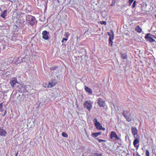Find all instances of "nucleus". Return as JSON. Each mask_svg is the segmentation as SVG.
Segmentation results:
<instances>
[{
  "label": "nucleus",
  "instance_id": "7c9ffc66",
  "mask_svg": "<svg viewBox=\"0 0 156 156\" xmlns=\"http://www.w3.org/2000/svg\"><path fill=\"white\" fill-rule=\"evenodd\" d=\"M115 4V1L114 0H112V2L111 5V6H113Z\"/></svg>",
  "mask_w": 156,
  "mask_h": 156
},
{
  "label": "nucleus",
  "instance_id": "f8f14e48",
  "mask_svg": "<svg viewBox=\"0 0 156 156\" xmlns=\"http://www.w3.org/2000/svg\"><path fill=\"white\" fill-rule=\"evenodd\" d=\"M7 10H3L0 14V16L2 18L5 19V17L7 16Z\"/></svg>",
  "mask_w": 156,
  "mask_h": 156
},
{
  "label": "nucleus",
  "instance_id": "9b49d317",
  "mask_svg": "<svg viewBox=\"0 0 156 156\" xmlns=\"http://www.w3.org/2000/svg\"><path fill=\"white\" fill-rule=\"evenodd\" d=\"M135 139L134 140L133 142V144L135 147L137 148H138L139 147V145H137L136 144L139 143V137L137 138H134Z\"/></svg>",
  "mask_w": 156,
  "mask_h": 156
},
{
  "label": "nucleus",
  "instance_id": "58836bf2",
  "mask_svg": "<svg viewBox=\"0 0 156 156\" xmlns=\"http://www.w3.org/2000/svg\"><path fill=\"white\" fill-rule=\"evenodd\" d=\"M2 11V9L1 8H0V11Z\"/></svg>",
  "mask_w": 156,
  "mask_h": 156
},
{
  "label": "nucleus",
  "instance_id": "f3484780",
  "mask_svg": "<svg viewBox=\"0 0 156 156\" xmlns=\"http://www.w3.org/2000/svg\"><path fill=\"white\" fill-rule=\"evenodd\" d=\"M98 130H105V128L103 127L101 124L98 122Z\"/></svg>",
  "mask_w": 156,
  "mask_h": 156
},
{
  "label": "nucleus",
  "instance_id": "b1692460",
  "mask_svg": "<svg viewBox=\"0 0 156 156\" xmlns=\"http://www.w3.org/2000/svg\"><path fill=\"white\" fill-rule=\"evenodd\" d=\"M98 23H99L101 25L104 24L106 25V22L105 21H101L98 22Z\"/></svg>",
  "mask_w": 156,
  "mask_h": 156
},
{
  "label": "nucleus",
  "instance_id": "2eb2a0df",
  "mask_svg": "<svg viewBox=\"0 0 156 156\" xmlns=\"http://www.w3.org/2000/svg\"><path fill=\"white\" fill-rule=\"evenodd\" d=\"M142 30V29L139 26H137L135 28V30L139 33H141Z\"/></svg>",
  "mask_w": 156,
  "mask_h": 156
},
{
  "label": "nucleus",
  "instance_id": "4be33fe9",
  "mask_svg": "<svg viewBox=\"0 0 156 156\" xmlns=\"http://www.w3.org/2000/svg\"><path fill=\"white\" fill-rule=\"evenodd\" d=\"M94 121L95 122L94 124L96 126V128L98 129V121L96 119H94Z\"/></svg>",
  "mask_w": 156,
  "mask_h": 156
},
{
  "label": "nucleus",
  "instance_id": "cd10ccee",
  "mask_svg": "<svg viewBox=\"0 0 156 156\" xmlns=\"http://www.w3.org/2000/svg\"><path fill=\"white\" fill-rule=\"evenodd\" d=\"M57 68V67L56 66H54L50 68V69L51 70H54L56 69Z\"/></svg>",
  "mask_w": 156,
  "mask_h": 156
},
{
  "label": "nucleus",
  "instance_id": "f03ea898",
  "mask_svg": "<svg viewBox=\"0 0 156 156\" xmlns=\"http://www.w3.org/2000/svg\"><path fill=\"white\" fill-rule=\"evenodd\" d=\"M107 34L109 36L108 39V45L112 47L113 43V40L114 39V32L112 31H111L110 32H108Z\"/></svg>",
  "mask_w": 156,
  "mask_h": 156
},
{
  "label": "nucleus",
  "instance_id": "a878e982",
  "mask_svg": "<svg viewBox=\"0 0 156 156\" xmlns=\"http://www.w3.org/2000/svg\"><path fill=\"white\" fill-rule=\"evenodd\" d=\"M146 156H150V152L148 150H147L146 152Z\"/></svg>",
  "mask_w": 156,
  "mask_h": 156
},
{
  "label": "nucleus",
  "instance_id": "423d86ee",
  "mask_svg": "<svg viewBox=\"0 0 156 156\" xmlns=\"http://www.w3.org/2000/svg\"><path fill=\"white\" fill-rule=\"evenodd\" d=\"M17 79L16 78H12L10 80V83L12 87H14L16 83H18Z\"/></svg>",
  "mask_w": 156,
  "mask_h": 156
},
{
  "label": "nucleus",
  "instance_id": "39448f33",
  "mask_svg": "<svg viewBox=\"0 0 156 156\" xmlns=\"http://www.w3.org/2000/svg\"><path fill=\"white\" fill-rule=\"evenodd\" d=\"M42 37L45 40H48L49 39V33L46 30H44L42 33Z\"/></svg>",
  "mask_w": 156,
  "mask_h": 156
},
{
  "label": "nucleus",
  "instance_id": "20e7f679",
  "mask_svg": "<svg viewBox=\"0 0 156 156\" xmlns=\"http://www.w3.org/2000/svg\"><path fill=\"white\" fill-rule=\"evenodd\" d=\"M132 133L134 138L139 137V135L138 134V131L136 127L132 126L131 127Z\"/></svg>",
  "mask_w": 156,
  "mask_h": 156
},
{
  "label": "nucleus",
  "instance_id": "6e6552de",
  "mask_svg": "<svg viewBox=\"0 0 156 156\" xmlns=\"http://www.w3.org/2000/svg\"><path fill=\"white\" fill-rule=\"evenodd\" d=\"M84 107L86 108L88 110L90 111L92 107V105L89 101H85L84 103Z\"/></svg>",
  "mask_w": 156,
  "mask_h": 156
},
{
  "label": "nucleus",
  "instance_id": "f704fd0d",
  "mask_svg": "<svg viewBox=\"0 0 156 156\" xmlns=\"http://www.w3.org/2000/svg\"><path fill=\"white\" fill-rule=\"evenodd\" d=\"M6 111H5L4 112V114H3V116H4L6 115Z\"/></svg>",
  "mask_w": 156,
  "mask_h": 156
},
{
  "label": "nucleus",
  "instance_id": "ea45409f",
  "mask_svg": "<svg viewBox=\"0 0 156 156\" xmlns=\"http://www.w3.org/2000/svg\"><path fill=\"white\" fill-rule=\"evenodd\" d=\"M28 86H29L28 85H27L26 87H28Z\"/></svg>",
  "mask_w": 156,
  "mask_h": 156
},
{
  "label": "nucleus",
  "instance_id": "c9c22d12",
  "mask_svg": "<svg viewBox=\"0 0 156 156\" xmlns=\"http://www.w3.org/2000/svg\"><path fill=\"white\" fill-rule=\"evenodd\" d=\"M98 156H101V154H98Z\"/></svg>",
  "mask_w": 156,
  "mask_h": 156
},
{
  "label": "nucleus",
  "instance_id": "412c9836",
  "mask_svg": "<svg viewBox=\"0 0 156 156\" xmlns=\"http://www.w3.org/2000/svg\"><path fill=\"white\" fill-rule=\"evenodd\" d=\"M92 136L93 137L95 138V139H97L96 138L98 136V133H94L92 134Z\"/></svg>",
  "mask_w": 156,
  "mask_h": 156
},
{
  "label": "nucleus",
  "instance_id": "e433bc0d",
  "mask_svg": "<svg viewBox=\"0 0 156 156\" xmlns=\"http://www.w3.org/2000/svg\"><path fill=\"white\" fill-rule=\"evenodd\" d=\"M136 156H140V154H139L138 153H137L136 154Z\"/></svg>",
  "mask_w": 156,
  "mask_h": 156
},
{
  "label": "nucleus",
  "instance_id": "4c0bfd02",
  "mask_svg": "<svg viewBox=\"0 0 156 156\" xmlns=\"http://www.w3.org/2000/svg\"><path fill=\"white\" fill-rule=\"evenodd\" d=\"M18 154V152H17L15 154V156H17Z\"/></svg>",
  "mask_w": 156,
  "mask_h": 156
},
{
  "label": "nucleus",
  "instance_id": "c85d7f7f",
  "mask_svg": "<svg viewBox=\"0 0 156 156\" xmlns=\"http://www.w3.org/2000/svg\"><path fill=\"white\" fill-rule=\"evenodd\" d=\"M98 141L99 143H100V142H101L102 141L106 142V141H107V140H101V139H98Z\"/></svg>",
  "mask_w": 156,
  "mask_h": 156
},
{
  "label": "nucleus",
  "instance_id": "72a5a7b5",
  "mask_svg": "<svg viewBox=\"0 0 156 156\" xmlns=\"http://www.w3.org/2000/svg\"><path fill=\"white\" fill-rule=\"evenodd\" d=\"M101 132L98 131V136L101 135Z\"/></svg>",
  "mask_w": 156,
  "mask_h": 156
},
{
  "label": "nucleus",
  "instance_id": "dca6fc26",
  "mask_svg": "<svg viewBox=\"0 0 156 156\" xmlns=\"http://www.w3.org/2000/svg\"><path fill=\"white\" fill-rule=\"evenodd\" d=\"M55 83H53L52 81L51 82H49L48 84L47 87L48 88H51L55 85Z\"/></svg>",
  "mask_w": 156,
  "mask_h": 156
},
{
  "label": "nucleus",
  "instance_id": "5701e85b",
  "mask_svg": "<svg viewBox=\"0 0 156 156\" xmlns=\"http://www.w3.org/2000/svg\"><path fill=\"white\" fill-rule=\"evenodd\" d=\"M62 135L63 136L67 138L68 137V136L66 133L64 132L62 133Z\"/></svg>",
  "mask_w": 156,
  "mask_h": 156
},
{
  "label": "nucleus",
  "instance_id": "2f4dec72",
  "mask_svg": "<svg viewBox=\"0 0 156 156\" xmlns=\"http://www.w3.org/2000/svg\"><path fill=\"white\" fill-rule=\"evenodd\" d=\"M69 35L70 34L68 32H67L65 34V36L67 37H68Z\"/></svg>",
  "mask_w": 156,
  "mask_h": 156
},
{
  "label": "nucleus",
  "instance_id": "1a4fd4ad",
  "mask_svg": "<svg viewBox=\"0 0 156 156\" xmlns=\"http://www.w3.org/2000/svg\"><path fill=\"white\" fill-rule=\"evenodd\" d=\"M7 134L6 131L3 129L2 127H0V136H5Z\"/></svg>",
  "mask_w": 156,
  "mask_h": 156
},
{
  "label": "nucleus",
  "instance_id": "393cba45",
  "mask_svg": "<svg viewBox=\"0 0 156 156\" xmlns=\"http://www.w3.org/2000/svg\"><path fill=\"white\" fill-rule=\"evenodd\" d=\"M136 1H135L133 2V4L132 5V8H133L135 7L136 5Z\"/></svg>",
  "mask_w": 156,
  "mask_h": 156
},
{
  "label": "nucleus",
  "instance_id": "4468645a",
  "mask_svg": "<svg viewBox=\"0 0 156 156\" xmlns=\"http://www.w3.org/2000/svg\"><path fill=\"white\" fill-rule=\"evenodd\" d=\"M122 115L125 117L130 115V114L129 113V112L126 110H125L123 111V112L122 113Z\"/></svg>",
  "mask_w": 156,
  "mask_h": 156
},
{
  "label": "nucleus",
  "instance_id": "aec40b11",
  "mask_svg": "<svg viewBox=\"0 0 156 156\" xmlns=\"http://www.w3.org/2000/svg\"><path fill=\"white\" fill-rule=\"evenodd\" d=\"M130 116L131 115L125 117L126 119V121L128 122H130L132 120L131 118H130Z\"/></svg>",
  "mask_w": 156,
  "mask_h": 156
},
{
  "label": "nucleus",
  "instance_id": "bb28decb",
  "mask_svg": "<svg viewBox=\"0 0 156 156\" xmlns=\"http://www.w3.org/2000/svg\"><path fill=\"white\" fill-rule=\"evenodd\" d=\"M134 0H129L128 1L129 5L130 6L132 3L133 2Z\"/></svg>",
  "mask_w": 156,
  "mask_h": 156
},
{
  "label": "nucleus",
  "instance_id": "6ab92c4d",
  "mask_svg": "<svg viewBox=\"0 0 156 156\" xmlns=\"http://www.w3.org/2000/svg\"><path fill=\"white\" fill-rule=\"evenodd\" d=\"M121 56L122 58L124 59L127 58V55L126 53L123 54L121 53Z\"/></svg>",
  "mask_w": 156,
  "mask_h": 156
},
{
  "label": "nucleus",
  "instance_id": "0eeeda50",
  "mask_svg": "<svg viewBox=\"0 0 156 156\" xmlns=\"http://www.w3.org/2000/svg\"><path fill=\"white\" fill-rule=\"evenodd\" d=\"M110 138L111 139L115 138L116 140H119V138L118 137L115 132L113 131L111 132Z\"/></svg>",
  "mask_w": 156,
  "mask_h": 156
},
{
  "label": "nucleus",
  "instance_id": "c756f323",
  "mask_svg": "<svg viewBox=\"0 0 156 156\" xmlns=\"http://www.w3.org/2000/svg\"><path fill=\"white\" fill-rule=\"evenodd\" d=\"M68 40L67 38H63L62 40V42L63 43L64 41H67Z\"/></svg>",
  "mask_w": 156,
  "mask_h": 156
},
{
  "label": "nucleus",
  "instance_id": "a211bd4d",
  "mask_svg": "<svg viewBox=\"0 0 156 156\" xmlns=\"http://www.w3.org/2000/svg\"><path fill=\"white\" fill-rule=\"evenodd\" d=\"M3 106V103L0 104V112H3L4 110Z\"/></svg>",
  "mask_w": 156,
  "mask_h": 156
},
{
  "label": "nucleus",
  "instance_id": "f257e3e1",
  "mask_svg": "<svg viewBox=\"0 0 156 156\" xmlns=\"http://www.w3.org/2000/svg\"><path fill=\"white\" fill-rule=\"evenodd\" d=\"M26 22L29 23L31 26H33L35 24V18L31 15H28L26 16Z\"/></svg>",
  "mask_w": 156,
  "mask_h": 156
},
{
  "label": "nucleus",
  "instance_id": "473e14b6",
  "mask_svg": "<svg viewBox=\"0 0 156 156\" xmlns=\"http://www.w3.org/2000/svg\"><path fill=\"white\" fill-rule=\"evenodd\" d=\"M152 36L153 38H154L156 39V35H152Z\"/></svg>",
  "mask_w": 156,
  "mask_h": 156
},
{
  "label": "nucleus",
  "instance_id": "ddd939ff",
  "mask_svg": "<svg viewBox=\"0 0 156 156\" xmlns=\"http://www.w3.org/2000/svg\"><path fill=\"white\" fill-rule=\"evenodd\" d=\"M85 90L89 94H92V90L88 87L85 86Z\"/></svg>",
  "mask_w": 156,
  "mask_h": 156
},
{
  "label": "nucleus",
  "instance_id": "9d476101",
  "mask_svg": "<svg viewBox=\"0 0 156 156\" xmlns=\"http://www.w3.org/2000/svg\"><path fill=\"white\" fill-rule=\"evenodd\" d=\"M98 105L100 107H104L105 105V103L104 100H102L101 98H98Z\"/></svg>",
  "mask_w": 156,
  "mask_h": 156
},
{
  "label": "nucleus",
  "instance_id": "7ed1b4c3",
  "mask_svg": "<svg viewBox=\"0 0 156 156\" xmlns=\"http://www.w3.org/2000/svg\"><path fill=\"white\" fill-rule=\"evenodd\" d=\"M152 34L150 33H147L146 34L145 36V38L147 40V41H149L150 43H152L154 41H155L154 39L152 36Z\"/></svg>",
  "mask_w": 156,
  "mask_h": 156
}]
</instances>
